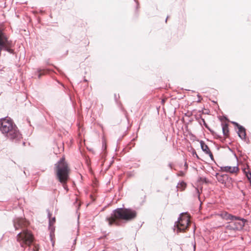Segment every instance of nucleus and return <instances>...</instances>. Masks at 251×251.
<instances>
[{
    "instance_id": "1",
    "label": "nucleus",
    "mask_w": 251,
    "mask_h": 251,
    "mask_svg": "<svg viewBox=\"0 0 251 251\" xmlns=\"http://www.w3.org/2000/svg\"><path fill=\"white\" fill-rule=\"evenodd\" d=\"M0 131L7 138L13 141L17 142L22 138L17 127L9 118L0 120Z\"/></svg>"
},
{
    "instance_id": "2",
    "label": "nucleus",
    "mask_w": 251,
    "mask_h": 251,
    "mask_svg": "<svg viewBox=\"0 0 251 251\" xmlns=\"http://www.w3.org/2000/svg\"><path fill=\"white\" fill-rule=\"evenodd\" d=\"M13 224L16 230L23 229V231L17 235V241L22 246L24 244L30 245L33 241V236L29 231L25 229L28 222L23 218H17L13 220Z\"/></svg>"
},
{
    "instance_id": "3",
    "label": "nucleus",
    "mask_w": 251,
    "mask_h": 251,
    "mask_svg": "<svg viewBox=\"0 0 251 251\" xmlns=\"http://www.w3.org/2000/svg\"><path fill=\"white\" fill-rule=\"evenodd\" d=\"M222 218L226 220H230V221L227 223L226 229V232H236L240 231L245 226L247 221L241 218L240 217L233 216L226 212H223L221 214Z\"/></svg>"
},
{
    "instance_id": "4",
    "label": "nucleus",
    "mask_w": 251,
    "mask_h": 251,
    "mask_svg": "<svg viewBox=\"0 0 251 251\" xmlns=\"http://www.w3.org/2000/svg\"><path fill=\"white\" fill-rule=\"evenodd\" d=\"M136 216L135 211L130 209L117 208L111 214V217L106 219L109 225L117 224V219H122L129 221L134 219Z\"/></svg>"
},
{
    "instance_id": "5",
    "label": "nucleus",
    "mask_w": 251,
    "mask_h": 251,
    "mask_svg": "<svg viewBox=\"0 0 251 251\" xmlns=\"http://www.w3.org/2000/svg\"><path fill=\"white\" fill-rule=\"evenodd\" d=\"M54 170L56 177L58 180L63 184L66 183L68 179L70 170L64 157L61 158L55 164Z\"/></svg>"
},
{
    "instance_id": "6",
    "label": "nucleus",
    "mask_w": 251,
    "mask_h": 251,
    "mask_svg": "<svg viewBox=\"0 0 251 251\" xmlns=\"http://www.w3.org/2000/svg\"><path fill=\"white\" fill-rule=\"evenodd\" d=\"M190 219L187 214L182 213L179 217L178 221L176 222L175 227L177 231H183L186 229L189 224Z\"/></svg>"
},
{
    "instance_id": "7",
    "label": "nucleus",
    "mask_w": 251,
    "mask_h": 251,
    "mask_svg": "<svg viewBox=\"0 0 251 251\" xmlns=\"http://www.w3.org/2000/svg\"><path fill=\"white\" fill-rule=\"evenodd\" d=\"M11 42L8 40L5 34L2 30L0 28V52L2 50H6L12 53V50L10 49Z\"/></svg>"
},
{
    "instance_id": "8",
    "label": "nucleus",
    "mask_w": 251,
    "mask_h": 251,
    "mask_svg": "<svg viewBox=\"0 0 251 251\" xmlns=\"http://www.w3.org/2000/svg\"><path fill=\"white\" fill-rule=\"evenodd\" d=\"M221 170L223 172L234 174L239 171V168L237 166H223L221 167Z\"/></svg>"
},
{
    "instance_id": "9",
    "label": "nucleus",
    "mask_w": 251,
    "mask_h": 251,
    "mask_svg": "<svg viewBox=\"0 0 251 251\" xmlns=\"http://www.w3.org/2000/svg\"><path fill=\"white\" fill-rule=\"evenodd\" d=\"M232 123L233 124H234V125H235L238 127V134L239 136L241 139H244L246 137L245 129L243 126L239 125L238 123H237L235 122H232Z\"/></svg>"
},
{
    "instance_id": "10",
    "label": "nucleus",
    "mask_w": 251,
    "mask_h": 251,
    "mask_svg": "<svg viewBox=\"0 0 251 251\" xmlns=\"http://www.w3.org/2000/svg\"><path fill=\"white\" fill-rule=\"evenodd\" d=\"M201 147L202 150L207 154L209 155L211 159H213V155L211 152L210 151L208 147L206 145L204 142L203 141H200Z\"/></svg>"
},
{
    "instance_id": "11",
    "label": "nucleus",
    "mask_w": 251,
    "mask_h": 251,
    "mask_svg": "<svg viewBox=\"0 0 251 251\" xmlns=\"http://www.w3.org/2000/svg\"><path fill=\"white\" fill-rule=\"evenodd\" d=\"M216 177L219 182L224 184L226 183V180L228 178V176L226 175H220L217 174Z\"/></svg>"
},
{
    "instance_id": "12",
    "label": "nucleus",
    "mask_w": 251,
    "mask_h": 251,
    "mask_svg": "<svg viewBox=\"0 0 251 251\" xmlns=\"http://www.w3.org/2000/svg\"><path fill=\"white\" fill-rule=\"evenodd\" d=\"M48 217L50 218L49 226L50 228H51V229L52 230L54 228L53 227H52L51 226H53V225L55 222V217L51 218L50 214V213H48Z\"/></svg>"
},
{
    "instance_id": "13",
    "label": "nucleus",
    "mask_w": 251,
    "mask_h": 251,
    "mask_svg": "<svg viewBox=\"0 0 251 251\" xmlns=\"http://www.w3.org/2000/svg\"><path fill=\"white\" fill-rule=\"evenodd\" d=\"M186 185V184L184 182L181 181L178 183L177 188L181 191H182L185 189Z\"/></svg>"
},
{
    "instance_id": "14",
    "label": "nucleus",
    "mask_w": 251,
    "mask_h": 251,
    "mask_svg": "<svg viewBox=\"0 0 251 251\" xmlns=\"http://www.w3.org/2000/svg\"><path fill=\"white\" fill-rule=\"evenodd\" d=\"M222 128L224 134L226 135L228 132L227 126L226 125H224Z\"/></svg>"
},
{
    "instance_id": "15",
    "label": "nucleus",
    "mask_w": 251,
    "mask_h": 251,
    "mask_svg": "<svg viewBox=\"0 0 251 251\" xmlns=\"http://www.w3.org/2000/svg\"><path fill=\"white\" fill-rule=\"evenodd\" d=\"M246 176L248 178V179H249V180L250 181V183H251V173H247L246 174Z\"/></svg>"
},
{
    "instance_id": "16",
    "label": "nucleus",
    "mask_w": 251,
    "mask_h": 251,
    "mask_svg": "<svg viewBox=\"0 0 251 251\" xmlns=\"http://www.w3.org/2000/svg\"><path fill=\"white\" fill-rule=\"evenodd\" d=\"M168 18V17H167V19H166V22H167Z\"/></svg>"
}]
</instances>
